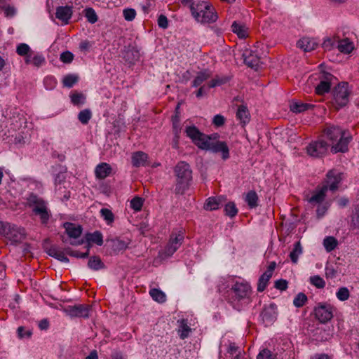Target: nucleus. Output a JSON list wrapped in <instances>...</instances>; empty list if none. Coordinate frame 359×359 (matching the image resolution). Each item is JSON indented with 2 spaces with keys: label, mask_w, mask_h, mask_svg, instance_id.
Instances as JSON below:
<instances>
[{
  "label": "nucleus",
  "mask_w": 359,
  "mask_h": 359,
  "mask_svg": "<svg viewBox=\"0 0 359 359\" xmlns=\"http://www.w3.org/2000/svg\"><path fill=\"white\" fill-rule=\"evenodd\" d=\"M184 133L198 149L213 153L221 152L224 160L229 158V149L225 142H211V137L202 133L195 126H187Z\"/></svg>",
  "instance_id": "f257e3e1"
},
{
  "label": "nucleus",
  "mask_w": 359,
  "mask_h": 359,
  "mask_svg": "<svg viewBox=\"0 0 359 359\" xmlns=\"http://www.w3.org/2000/svg\"><path fill=\"white\" fill-rule=\"evenodd\" d=\"M325 133L330 141L337 142L331 147L330 150L332 154L348 151V145L352 140V136L348 131L342 130L339 126H332L325 130Z\"/></svg>",
  "instance_id": "f03ea898"
},
{
  "label": "nucleus",
  "mask_w": 359,
  "mask_h": 359,
  "mask_svg": "<svg viewBox=\"0 0 359 359\" xmlns=\"http://www.w3.org/2000/svg\"><path fill=\"white\" fill-rule=\"evenodd\" d=\"M189 11L195 20L202 24L215 22L218 18L214 7L207 1H197Z\"/></svg>",
  "instance_id": "7ed1b4c3"
},
{
  "label": "nucleus",
  "mask_w": 359,
  "mask_h": 359,
  "mask_svg": "<svg viewBox=\"0 0 359 359\" xmlns=\"http://www.w3.org/2000/svg\"><path fill=\"white\" fill-rule=\"evenodd\" d=\"M334 104L336 109H339L345 107L349 101L350 91L348 89L347 83H341L338 84L333 89L332 92Z\"/></svg>",
  "instance_id": "20e7f679"
},
{
  "label": "nucleus",
  "mask_w": 359,
  "mask_h": 359,
  "mask_svg": "<svg viewBox=\"0 0 359 359\" xmlns=\"http://www.w3.org/2000/svg\"><path fill=\"white\" fill-rule=\"evenodd\" d=\"M319 80L320 82L316 87V93L318 95H324L330 90L332 83L334 80H337V79L332 74L325 71H321Z\"/></svg>",
  "instance_id": "39448f33"
},
{
  "label": "nucleus",
  "mask_w": 359,
  "mask_h": 359,
  "mask_svg": "<svg viewBox=\"0 0 359 359\" xmlns=\"http://www.w3.org/2000/svg\"><path fill=\"white\" fill-rule=\"evenodd\" d=\"M333 307L326 303H319L314 309L316 318L321 323H326L333 318Z\"/></svg>",
  "instance_id": "423d86ee"
},
{
  "label": "nucleus",
  "mask_w": 359,
  "mask_h": 359,
  "mask_svg": "<svg viewBox=\"0 0 359 359\" xmlns=\"http://www.w3.org/2000/svg\"><path fill=\"white\" fill-rule=\"evenodd\" d=\"M328 147L325 140H320L310 143L306 147V151L309 156L320 158L327 154Z\"/></svg>",
  "instance_id": "0eeeda50"
},
{
  "label": "nucleus",
  "mask_w": 359,
  "mask_h": 359,
  "mask_svg": "<svg viewBox=\"0 0 359 359\" xmlns=\"http://www.w3.org/2000/svg\"><path fill=\"white\" fill-rule=\"evenodd\" d=\"M5 237L12 244L21 243L26 238L25 230L23 228L11 224L7 228Z\"/></svg>",
  "instance_id": "6e6552de"
},
{
  "label": "nucleus",
  "mask_w": 359,
  "mask_h": 359,
  "mask_svg": "<svg viewBox=\"0 0 359 359\" xmlns=\"http://www.w3.org/2000/svg\"><path fill=\"white\" fill-rule=\"evenodd\" d=\"M91 306L88 304L69 305L64 308V311L72 318H88Z\"/></svg>",
  "instance_id": "1a4fd4ad"
},
{
  "label": "nucleus",
  "mask_w": 359,
  "mask_h": 359,
  "mask_svg": "<svg viewBox=\"0 0 359 359\" xmlns=\"http://www.w3.org/2000/svg\"><path fill=\"white\" fill-rule=\"evenodd\" d=\"M343 173L336 169L330 170L326 174V179L323 186L327 187V190L334 191L339 188V184L342 180Z\"/></svg>",
  "instance_id": "9d476101"
},
{
  "label": "nucleus",
  "mask_w": 359,
  "mask_h": 359,
  "mask_svg": "<svg viewBox=\"0 0 359 359\" xmlns=\"http://www.w3.org/2000/svg\"><path fill=\"white\" fill-rule=\"evenodd\" d=\"M231 291L235 295V299L238 301L248 299L252 292L251 287L248 283L239 282H236L232 286Z\"/></svg>",
  "instance_id": "9b49d317"
},
{
  "label": "nucleus",
  "mask_w": 359,
  "mask_h": 359,
  "mask_svg": "<svg viewBox=\"0 0 359 359\" xmlns=\"http://www.w3.org/2000/svg\"><path fill=\"white\" fill-rule=\"evenodd\" d=\"M191 184L192 170L190 165L185 162H181V190H189Z\"/></svg>",
  "instance_id": "f8f14e48"
},
{
  "label": "nucleus",
  "mask_w": 359,
  "mask_h": 359,
  "mask_svg": "<svg viewBox=\"0 0 359 359\" xmlns=\"http://www.w3.org/2000/svg\"><path fill=\"white\" fill-rule=\"evenodd\" d=\"M244 63L249 67L257 69L260 65V57L253 50H245L243 53Z\"/></svg>",
  "instance_id": "ddd939ff"
},
{
  "label": "nucleus",
  "mask_w": 359,
  "mask_h": 359,
  "mask_svg": "<svg viewBox=\"0 0 359 359\" xmlns=\"http://www.w3.org/2000/svg\"><path fill=\"white\" fill-rule=\"evenodd\" d=\"M277 306L272 303L264 308L261 313V317L264 323L271 324L276 319Z\"/></svg>",
  "instance_id": "4468645a"
},
{
  "label": "nucleus",
  "mask_w": 359,
  "mask_h": 359,
  "mask_svg": "<svg viewBox=\"0 0 359 359\" xmlns=\"http://www.w3.org/2000/svg\"><path fill=\"white\" fill-rule=\"evenodd\" d=\"M180 110V102H178L175 107V115L172 116V130L174 137L172 141V146L173 148L178 149L179 148V127H180V121L178 118V113Z\"/></svg>",
  "instance_id": "2eb2a0df"
},
{
  "label": "nucleus",
  "mask_w": 359,
  "mask_h": 359,
  "mask_svg": "<svg viewBox=\"0 0 359 359\" xmlns=\"http://www.w3.org/2000/svg\"><path fill=\"white\" fill-rule=\"evenodd\" d=\"M73 11L72 7L69 6H58L56 8L55 17L61 20L62 23L67 25L69 23V19L72 18Z\"/></svg>",
  "instance_id": "dca6fc26"
},
{
  "label": "nucleus",
  "mask_w": 359,
  "mask_h": 359,
  "mask_svg": "<svg viewBox=\"0 0 359 359\" xmlns=\"http://www.w3.org/2000/svg\"><path fill=\"white\" fill-rule=\"evenodd\" d=\"M148 155L143 151L133 152L131 156L132 165L135 168L146 166L148 164Z\"/></svg>",
  "instance_id": "f3484780"
},
{
  "label": "nucleus",
  "mask_w": 359,
  "mask_h": 359,
  "mask_svg": "<svg viewBox=\"0 0 359 359\" xmlns=\"http://www.w3.org/2000/svg\"><path fill=\"white\" fill-rule=\"evenodd\" d=\"M327 191V187L325 186L316 188V190L313 193V196L309 198V203L313 205L317 204L320 205L322 202L324 201Z\"/></svg>",
  "instance_id": "a211bd4d"
},
{
  "label": "nucleus",
  "mask_w": 359,
  "mask_h": 359,
  "mask_svg": "<svg viewBox=\"0 0 359 359\" xmlns=\"http://www.w3.org/2000/svg\"><path fill=\"white\" fill-rule=\"evenodd\" d=\"M318 45V43L314 39L309 37H304L299 39L297 43V47L304 50L305 52L311 51L316 49Z\"/></svg>",
  "instance_id": "6ab92c4d"
},
{
  "label": "nucleus",
  "mask_w": 359,
  "mask_h": 359,
  "mask_svg": "<svg viewBox=\"0 0 359 359\" xmlns=\"http://www.w3.org/2000/svg\"><path fill=\"white\" fill-rule=\"evenodd\" d=\"M46 252L50 257H53L62 262H69L68 257L65 255V252L58 246L53 245L46 250Z\"/></svg>",
  "instance_id": "aec40b11"
},
{
  "label": "nucleus",
  "mask_w": 359,
  "mask_h": 359,
  "mask_svg": "<svg viewBox=\"0 0 359 359\" xmlns=\"http://www.w3.org/2000/svg\"><path fill=\"white\" fill-rule=\"evenodd\" d=\"M224 201V198L223 197H210L208 198L205 204L204 209L206 210H215L219 208L220 205H222Z\"/></svg>",
  "instance_id": "412c9836"
},
{
  "label": "nucleus",
  "mask_w": 359,
  "mask_h": 359,
  "mask_svg": "<svg viewBox=\"0 0 359 359\" xmlns=\"http://www.w3.org/2000/svg\"><path fill=\"white\" fill-rule=\"evenodd\" d=\"M111 167L107 163H101L95 168V176L97 178L104 180L111 172Z\"/></svg>",
  "instance_id": "4be33fe9"
},
{
  "label": "nucleus",
  "mask_w": 359,
  "mask_h": 359,
  "mask_svg": "<svg viewBox=\"0 0 359 359\" xmlns=\"http://www.w3.org/2000/svg\"><path fill=\"white\" fill-rule=\"evenodd\" d=\"M64 226L69 238H78L82 233V227L80 225L67 222Z\"/></svg>",
  "instance_id": "5701e85b"
},
{
  "label": "nucleus",
  "mask_w": 359,
  "mask_h": 359,
  "mask_svg": "<svg viewBox=\"0 0 359 359\" xmlns=\"http://www.w3.org/2000/svg\"><path fill=\"white\" fill-rule=\"evenodd\" d=\"M337 48L342 53L349 54L354 49V45L348 38L341 40L338 39Z\"/></svg>",
  "instance_id": "b1692460"
},
{
  "label": "nucleus",
  "mask_w": 359,
  "mask_h": 359,
  "mask_svg": "<svg viewBox=\"0 0 359 359\" xmlns=\"http://www.w3.org/2000/svg\"><path fill=\"white\" fill-rule=\"evenodd\" d=\"M236 118L243 126H245L250 121V115L248 107L245 105H240L237 109Z\"/></svg>",
  "instance_id": "393cba45"
},
{
  "label": "nucleus",
  "mask_w": 359,
  "mask_h": 359,
  "mask_svg": "<svg viewBox=\"0 0 359 359\" xmlns=\"http://www.w3.org/2000/svg\"><path fill=\"white\" fill-rule=\"evenodd\" d=\"M313 107V104L302 102H292L290 104V110L296 114L304 112Z\"/></svg>",
  "instance_id": "a878e982"
},
{
  "label": "nucleus",
  "mask_w": 359,
  "mask_h": 359,
  "mask_svg": "<svg viewBox=\"0 0 359 359\" xmlns=\"http://www.w3.org/2000/svg\"><path fill=\"white\" fill-rule=\"evenodd\" d=\"M195 324L189 323L187 319L181 320V339L188 337L196 330Z\"/></svg>",
  "instance_id": "bb28decb"
},
{
  "label": "nucleus",
  "mask_w": 359,
  "mask_h": 359,
  "mask_svg": "<svg viewBox=\"0 0 359 359\" xmlns=\"http://www.w3.org/2000/svg\"><path fill=\"white\" fill-rule=\"evenodd\" d=\"M27 203L32 209L41 208L47 205L46 202L38 196L31 194L27 198Z\"/></svg>",
  "instance_id": "cd10ccee"
},
{
  "label": "nucleus",
  "mask_w": 359,
  "mask_h": 359,
  "mask_svg": "<svg viewBox=\"0 0 359 359\" xmlns=\"http://www.w3.org/2000/svg\"><path fill=\"white\" fill-rule=\"evenodd\" d=\"M86 240L88 243H95L99 246L103 244V236L100 231H95L93 233H88L86 234Z\"/></svg>",
  "instance_id": "c85d7f7f"
},
{
  "label": "nucleus",
  "mask_w": 359,
  "mask_h": 359,
  "mask_svg": "<svg viewBox=\"0 0 359 359\" xmlns=\"http://www.w3.org/2000/svg\"><path fill=\"white\" fill-rule=\"evenodd\" d=\"M32 211L36 215L39 216L42 224H47L51 215L47 208V205L41 208L32 209Z\"/></svg>",
  "instance_id": "c756f323"
},
{
  "label": "nucleus",
  "mask_w": 359,
  "mask_h": 359,
  "mask_svg": "<svg viewBox=\"0 0 359 359\" xmlns=\"http://www.w3.org/2000/svg\"><path fill=\"white\" fill-rule=\"evenodd\" d=\"M88 266L94 271H98L105 268L104 264L98 256H92L89 258Z\"/></svg>",
  "instance_id": "7c9ffc66"
},
{
  "label": "nucleus",
  "mask_w": 359,
  "mask_h": 359,
  "mask_svg": "<svg viewBox=\"0 0 359 359\" xmlns=\"http://www.w3.org/2000/svg\"><path fill=\"white\" fill-rule=\"evenodd\" d=\"M69 97L72 103L75 106L83 105L86 99V95L83 93H79L77 91L72 92Z\"/></svg>",
  "instance_id": "2f4dec72"
},
{
  "label": "nucleus",
  "mask_w": 359,
  "mask_h": 359,
  "mask_svg": "<svg viewBox=\"0 0 359 359\" xmlns=\"http://www.w3.org/2000/svg\"><path fill=\"white\" fill-rule=\"evenodd\" d=\"M149 294L151 298L158 303H163L166 300L165 293L159 289L152 288L149 290Z\"/></svg>",
  "instance_id": "473e14b6"
},
{
  "label": "nucleus",
  "mask_w": 359,
  "mask_h": 359,
  "mask_svg": "<svg viewBox=\"0 0 359 359\" xmlns=\"http://www.w3.org/2000/svg\"><path fill=\"white\" fill-rule=\"evenodd\" d=\"M110 243L112 250L116 253L124 250L128 248V244L120 239H112L110 241Z\"/></svg>",
  "instance_id": "72a5a7b5"
},
{
  "label": "nucleus",
  "mask_w": 359,
  "mask_h": 359,
  "mask_svg": "<svg viewBox=\"0 0 359 359\" xmlns=\"http://www.w3.org/2000/svg\"><path fill=\"white\" fill-rule=\"evenodd\" d=\"M245 202L250 208H256L258 205V196L255 191H249L245 196Z\"/></svg>",
  "instance_id": "f704fd0d"
},
{
  "label": "nucleus",
  "mask_w": 359,
  "mask_h": 359,
  "mask_svg": "<svg viewBox=\"0 0 359 359\" xmlns=\"http://www.w3.org/2000/svg\"><path fill=\"white\" fill-rule=\"evenodd\" d=\"M302 253V247L300 241L296 242L294 245V248L290 253L291 261L296 264L298 261L299 256Z\"/></svg>",
  "instance_id": "c9c22d12"
},
{
  "label": "nucleus",
  "mask_w": 359,
  "mask_h": 359,
  "mask_svg": "<svg viewBox=\"0 0 359 359\" xmlns=\"http://www.w3.org/2000/svg\"><path fill=\"white\" fill-rule=\"evenodd\" d=\"M338 241L333 236H327L323 240V245L327 252H331L334 250L337 246Z\"/></svg>",
  "instance_id": "e433bc0d"
},
{
  "label": "nucleus",
  "mask_w": 359,
  "mask_h": 359,
  "mask_svg": "<svg viewBox=\"0 0 359 359\" xmlns=\"http://www.w3.org/2000/svg\"><path fill=\"white\" fill-rule=\"evenodd\" d=\"M232 31L238 35L239 38H245L247 36L246 28L244 25L234 21L231 25Z\"/></svg>",
  "instance_id": "4c0bfd02"
},
{
  "label": "nucleus",
  "mask_w": 359,
  "mask_h": 359,
  "mask_svg": "<svg viewBox=\"0 0 359 359\" xmlns=\"http://www.w3.org/2000/svg\"><path fill=\"white\" fill-rule=\"evenodd\" d=\"M140 57V53L135 48L128 49L124 55V58L126 61L129 63H134L136 60H137Z\"/></svg>",
  "instance_id": "58836bf2"
},
{
  "label": "nucleus",
  "mask_w": 359,
  "mask_h": 359,
  "mask_svg": "<svg viewBox=\"0 0 359 359\" xmlns=\"http://www.w3.org/2000/svg\"><path fill=\"white\" fill-rule=\"evenodd\" d=\"M271 278V276L265 272L259 277L257 288L258 292H263L266 289Z\"/></svg>",
  "instance_id": "ea45409f"
},
{
  "label": "nucleus",
  "mask_w": 359,
  "mask_h": 359,
  "mask_svg": "<svg viewBox=\"0 0 359 359\" xmlns=\"http://www.w3.org/2000/svg\"><path fill=\"white\" fill-rule=\"evenodd\" d=\"M92 118V112L89 109L81 110L78 114V119L83 124L86 125Z\"/></svg>",
  "instance_id": "a19ab883"
},
{
  "label": "nucleus",
  "mask_w": 359,
  "mask_h": 359,
  "mask_svg": "<svg viewBox=\"0 0 359 359\" xmlns=\"http://www.w3.org/2000/svg\"><path fill=\"white\" fill-rule=\"evenodd\" d=\"M79 81V76L75 74H67L62 80V84L65 87L72 88Z\"/></svg>",
  "instance_id": "79ce46f5"
},
{
  "label": "nucleus",
  "mask_w": 359,
  "mask_h": 359,
  "mask_svg": "<svg viewBox=\"0 0 359 359\" xmlns=\"http://www.w3.org/2000/svg\"><path fill=\"white\" fill-rule=\"evenodd\" d=\"M100 215L108 225H111L114 221V215L111 210L108 208H102L100 210Z\"/></svg>",
  "instance_id": "37998d69"
},
{
  "label": "nucleus",
  "mask_w": 359,
  "mask_h": 359,
  "mask_svg": "<svg viewBox=\"0 0 359 359\" xmlns=\"http://www.w3.org/2000/svg\"><path fill=\"white\" fill-rule=\"evenodd\" d=\"M210 76L207 71L199 72L194 80L193 81L192 86L194 87L199 86L203 81L207 80Z\"/></svg>",
  "instance_id": "c03bdc74"
},
{
  "label": "nucleus",
  "mask_w": 359,
  "mask_h": 359,
  "mask_svg": "<svg viewBox=\"0 0 359 359\" xmlns=\"http://www.w3.org/2000/svg\"><path fill=\"white\" fill-rule=\"evenodd\" d=\"M224 212L226 215L232 218L237 215L238 209L233 202H229L225 205Z\"/></svg>",
  "instance_id": "a18cd8bd"
},
{
  "label": "nucleus",
  "mask_w": 359,
  "mask_h": 359,
  "mask_svg": "<svg viewBox=\"0 0 359 359\" xmlns=\"http://www.w3.org/2000/svg\"><path fill=\"white\" fill-rule=\"evenodd\" d=\"M307 299V297L304 293L299 292L294 297L293 304L296 307L299 308L304 305Z\"/></svg>",
  "instance_id": "49530a36"
},
{
  "label": "nucleus",
  "mask_w": 359,
  "mask_h": 359,
  "mask_svg": "<svg viewBox=\"0 0 359 359\" xmlns=\"http://www.w3.org/2000/svg\"><path fill=\"white\" fill-rule=\"evenodd\" d=\"M337 299L340 301H346L350 297V292L346 287H340L336 293Z\"/></svg>",
  "instance_id": "de8ad7c7"
},
{
  "label": "nucleus",
  "mask_w": 359,
  "mask_h": 359,
  "mask_svg": "<svg viewBox=\"0 0 359 359\" xmlns=\"http://www.w3.org/2000/svg\"><path fill=\"white\" fill-rule=\"evenodd\" d=\"M310 283L318 289H322L325 286V280L318 275L311 276Z\"/></svg>",
  "instance_id": "09e8293b"
},
{
  "label": "nucleus",
  "mask_w": 359,
  "mask_h": 359,
  "mask_svg": "<svg viewBox=\"0 0 359 359\" xmlns=\"http://www.w3.org/2000/svg\"><path fill=\"white\" fill-rule=\"evenodd\" d=\"M338 39L327 38L324 40L323 43V48L325 50H330L334 48H337Z\"/></svg>",
  "instance_id": "8fccbe9b"
},
{
  "label": "nucleus",
  "mask_w": 359,
  "mask_h": 359,
  "mask_svg": "<svg viewBox=\"0 0 359 359\" xmlns=\"http://www.w3.org/2000/svg\"><path fill=\"white\" fill-rule=\"evenodd\" d=\"M85 16L88 21L92 24L97 21V15L92 8L85 9Z\"/></svg>",
  "instance_id": "3c124183"
},
{
  "label": "nucleus",
  "mask_w": 359,
  "mask_h": 359,
  "mask_svg": "<svg viewBox=\"0 0 359 359\" xmlns=\"http://www.w3.org/2000/svg\"><path fill=\"white\" fill-rule=\"evenodd\" d=\"M143 205V199L141 197L135 196L130 201V208L135 211H140Z\"/></svg>",
  "instance_id": "603ef678"
},
{
  "label": "nucleus",
  "mask_w": 359,
  "mask_h": 359,
  "mask_svg": "<svg viewBox=\"0 0 359 359\" xmlns=\"http://www.w3.org/2000/svg\"><path fill=\"white\" fill-rule=\"evenodd\" d=\"M276 355L267 348L262 350L257 356V359H276Z\"/></svg>",
  "instance_id": "864d4df0"
},
{
  "label": "nucleus",
  "mask_w": 359,
  "mask_h": 359,
  "mask_svg": "<svg viewBox=\"0 0 359 359\" xmlns=\"http://www.w3.org/2000/svg\"><path fill=\"white\" fill-rule=\"evenodd\" d=\"M45 62V57L42 55L36 54L32 58V64L36 67L42 66Z\"/></svg>",
  "instance_id": "5fc2aeb1"
},
{
  "label": "nucleus",
  "mask_w": 359,
  "mask_h": 359,
  "mask_svg": "<svg viewBox=\"0 0 359 359\" xmlns=\"http://www.w3.org/2000/svg\"><path fill=\"white\" fill-rule=\"evenodd\" d=\"M30 51L29 46L26 43H20L18 46L16 52L20 56H25L28 55Z\"/></svg>",
  "instance_id": "6e6d98bb"
},
{
  "label": "nucleus",
  "mask_w": 359,
  "mask_h": 359,
  "mask_svg": "<svg viewBox=\"0 0 359 359\" xmlns=\"http://www.w3.org/2000/svg\"><path fill=\"white\" fill-rule=\"evenodd\" d=\"M60 59L64 63H71L74 59V54L68 50L65 51L60 54Z\"/></svg>",
  "instance_id": "4d7b16f0"
},
{
  "label": "nucleus",
  "mask_w": 359,
  "mask_h": 359,
  "mask_svg": "<svg viewBox=\"0 0 359 359\" xmlns=\"http://www.w3.org/2000/svg\"><path fill=\"white\" fill-rule=\"evenodd\" d=\"M123 17L127 21H132L136 15V12L133 8H126L123 10Z\"/></svg>",
  "instance_id": "13d9d810"
},
{
  "label": "nucleus",
  "mask_w": 359,
  "mask_h": 359,
  "mask_svg": "<svg viewBox=\"0 0 359 359\" xmlns=\"http://www.w3.org/2000/svg\"><path fill=\"white\" fill-rule=\"evenodd\" d=\"M288 283L285 279H279L274 283V287L280 291H285L287 288Z\"/></svg>",
  "instance_id": "bf43d9fd"
},
{
  "label": "nucleus",
  "mask_w": 359,
  "mask_h": 359,
  "mask_svg": "<svg viewBox=\"0 0 359 359\" xmlns=\"http://www.w3.org/2000/svg\"><path fill=\"white\" fill-rule=\"evenodd\" d=\"M57 81L53 76H46L44 79V84L47 89H52L56 86Z\"/></svg>",
  "instance_id": "052dcab7"
},
{
  "label": "nucleus",
  "mask_w": 359,
  "mask_h": 359,
  "mask_svg": "<svg viewBox=\"0 0 359 359\" xmlns=\"http://www.w3.org/2000/svg\"><path fill=\"white\" fill-rule=\"evenodd\" d=\"M171 240H172V243L170 245H169L168 246V248H167V253L168 255L172 254L177 249V247L176 246V245L178 243V236H176L175 237V238H172V237H171Z\"/></svg>",
  "instance_id": "680f3d73"
},
{
  "label": "nucleus",
  "mask_w": 359,
  "mask_h": 359,
  "mask_svg": "<svg viewBox=\"0 0 359 359\" xmlns=\"http://www.w3.org/2000/svg\"><path fill=\"white\" fill-rule=\"evenodd\" d=\"M225 123V118L221 114H217L214 116L212 123L217 126H222Z\"/></svg>",
  "instance_id": "e2e57ef3"
},
{
  "label": "nucleus",
  "mask_w": 359,
  "mask_h": 359,
  "mask_svg": "<svg viewBox=\"0 0 359 359\" xmlns=\"http://www.w3.org/2000/svg\"><path fill=\"white\" fill-rule=\"evenodd\" d=\"M158 25L162 29H166L168 27V20L165 15L161 14L158 16Z\"/></svg>",
  "instance_id": "0e129e2a"
},
{
  "label": "nucleus",
  "mask_w": 359,
  "mask_h": 359,
  "mask_svg": "<svg viewBox=\"0 0 359 359\" xmlns=\"http://www.w3.org/2000/svg\"><path fill=\"white\" fill-rule=\"evenodd\" d=\"M351 222L354 227L359 228V208L355 210Z\"/></svg>",
  "instance_id": "69168bd1"
},
{
  "label": "nucleus",
  "mask_w": 359,
  "mask_h": 359,
  "mask_svg": "<svg viewBox=\"0 0 359 359\" xmlns=\"http://www.w3.org/2000/svg\"><path fill=\"white\" fill-rule=\"evenodd\" d=\"M18 334L20 338H23L24 337H30L32 332L30 331H25V328L22 326L19 327L17 330Z\"/></svg>",
  "instance_id": "338daca9"
},
{
  "label": "nucleus",
  "mask_w": 359,
  "mask_h": 359,
  "mask_svg": "<svg viewBox=\"0 0 359 359\" xmlns=\"http://www.w3.org/2000/svg\"><path fill=\"white\" fill-rule=\"evenodd\" d=\"M91 46L92 43L87 40L81 41L79 44V48L82 51L88 50Z\"/></svg>",
  "instance_id": "774afa93"
}]
</instances>
